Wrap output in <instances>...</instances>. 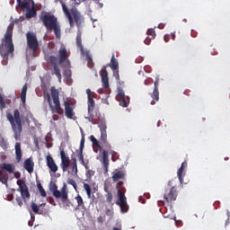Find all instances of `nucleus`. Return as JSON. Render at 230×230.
<instances>
[{"label": "nucleus", "instance_id": "nucleus-14", "mask_svg": "<svg viewBox=\"0 0 230 230\" xmlns=\"http://www.w3.org/2000/svg\"><path fill=\"white\" fill-rule=\"evenodd\" d=\"M151 98V105H155L157 102H159V77H155V81L154 83V91L149 93Z\"/></svg>", "mask_w": 230, "mask_h": 230}, {"label": "nucleus", "instance_id": "nucleus-42", "mask_svg": "<svg viewBox=\"0 0 230 230\" xmlns=\"http://www.w3.org/2000/svg\"><path fill=\"white\" fill-rule=\"evenodd\" d=\"M31 210L33 211V213H35L36 215L39 214V209H40L39 205H37L35 202H31Z\"/></svg>", "mask_w": 230, "mask_h": 230}, {"label": "nucleus", "instance_id": "nucleus-64", "mask_svg": "<svg viewBox=\"0 0 230 230\" xmlns=\"http://www.w3.org/2000/svg\"><path fill=\"white\" fill-rule=\"evenodd\" d=\"M113 230H121V228L114 227Z\"/></svg>", "mask_w": 230, "mask_h": 230}, {"label": "nucleus", "instance_id": "nucleus-57", "mask_svg": "<svg viewBox=\"0 0 230 230\" xmlns=\"http://www.w3.org/2000/svg\"><path fill=\"white\" fill-rule=\"evenodd\" d=\"M52 119H53L54 121H58L59 117H58V115H57V114H54V115L52 116Z\"/></svg>", "mask_w": 230, "mask_h": 230}, {"label": "nucleus", "instance_id": "nucleus-1", "mask_svg": "<svg viewBox=\"0 0 230 230\" xmlns=\"http://www.w3.org/2000/svg\"><path fill=\"white\" fill-rule=\"evenodd\" d=\"M15 26V23L11 22L6 30V32L2 39L1 44H0V55L3 58L2 65L7 66L8 65V57L10 55L13 57V51H15V48L13 46V27Z\"/></svg>", "mask_w": 230, "mask_h": 230}, {"label": "nucleus", "instance_id": "nucleus-28", "mask_svg": "<svg viewBox=\"0 0 230 230\" xmlns=\"http://www.w3.org/2000/svg\"><path fill=\"white\" fill-rule=\"evenodd\" d=\"M123 177H125V172L119 171L112 175V181L113 182H118V181L123 179Z\"/></svg>", "mask_w": 230, "mask_h": 230}, {"label": "nucleus", "instance_id": "nucleus-46", "mask_svg": "<svg viewBox=\"0 0 230 230\" xmlns=\"http://www.w3.org/2000/svg\"><path fill=\"white\" fill-rule=\"evenodd\" d=\"M111 183H107L105 182L104 185H103V190L105 191V193H111Z\"/></svg>", "mask_w": 230, "mask_h": 230}, {"label": "nucleus", "instance_id": "nucleus-26", "mask_svg": "<svg viewBox=\"0 0 230 230\" xmlns=\"http://www.w3.org/2000/svg\"><path fill=\"white\" fill-rule=\"evenodd\" d=\"M1 170H5L8 173H14L15 166L12 165L11 164L4 163L0 166Z\"/></svg>", "mask_w": 230, "mask_h": 230}, {"label": "nucleus", "instance_id": "nucleus-60", "mask_svg": "<svg viewBox=\"0 0 230 230\" xmlns=\"http://www.w3.org/2000/svg\"><path fill=\"white\" fill-rule=\"evenodd\" d=\"M88 67H90L91 69H93V67H94V64L93 63V61H92V63L88 64Z\"/></svg>", "mask_w": 230, "mask_h": 230}, {"label": "nucleus", "instance_id": "nucleus-53", "mask_svg": "<svg viewBox=\"0 0 230 230\" xmlns=\"http://www.w3.org/2000/svg\"><path fill=\"white\" fill-rule=\"evenodd\" d=\"M86 59L88 64H93V58L89 54L86 55Z\"/></svg>", "mask_w": 230, "mask_h": 230}, {"label": "nucleus", "instance_id": "nucleus-13", "mask_svg": "<svg viewBox=\"0 0 230 230\" xmlns=\"http://www.w3.org/2000/svg\"><path fill=\"white\" fill-rule=\"evenodd\" d=\"M49 62L53 66L54 75H56L58 82H62V74H60V68H58V58L55 56L49 57Z\"/></svg>", "mask_w": 230, "mask_h": 230}, {"label": "nucleus", "instance_id": "nucleus-45", "mask_svg": "<svg viewBox=\"0 0 230 230\" xmlns=\"http://www.w3.org/2000/svg\"><path fill=\"white\" fill-rule=\"evenodd\" d=\"M147 35L151 37V39H155V31L154 29H148Z\"/></svg>", "mask_w": 230, "mask_h": 230}, {"label": "nucleus", "instance_id": "nucleus-43", "mask_svg": "<svg viewBox=\"0 0 230 230\" xmlns=\"http://www.w3.org/2000/svg\"><path fill=\"white\" fill-rule=\"evenodd\" d=\"M38 190H39L41 197H47L46 190H44V188H42V184H40V183L38 184Z\"/></svg>", "mask_w": 230, "mask_h": 230}, {"label": "nucleus", "instance_id": "nucleus-44", "mask_svg": "<svg viewBox=\"0 0 230 230\" xmlns=\"http://www.w3.org/2000/svg\"><path fill=\"white\" fill-rule=\"evenodd\" d=\"M0 109H6V102L4 101V98H3V95L0 93Z\"/></svg>", "mask_w": 230, "mask_h": 230}, {"label": "nucleus", "instance_id": "nucleus-18", "mask_svg": "<svg viewBox=\"0 0 230 230\" xmlns=\"http://www.w3.org/2000/svg\"><path fill=\"white\" fill-rule=\"evenodd\" d=\"M58 64H59V66H61V64H64V62H69V56L67 55V49L64 47H61L58 50Z\"/></svg>", "mask_w": 230, "mask_h": 230}, {"label": "nucleus", "instance_id": "nucleus-7", "mask_svg": "<svg viewBox=\"0 0 230 230\" xmlns=\"http://www.w3.org/2000/svg\"><path fill=\"white\" fill-rule=\"evenodd\" d=\"M102 145V147L105 148L102 150V166H103V171L104 173H109V152H111V144L107 142H101Z\"/></svg>", "mask_w": 230, "mask_h": 230}, {"label": "nucleus", "instance_id": "nucleus-58", "mask_svg": "<svg viewBox=\"0 0 230 230\" xmlns=\"http://www.w3.org/2000/svg\"><path fill=\"white\" fill-rule=\"evenodd\" d=\"M112 210H111L110 208H108L107 210H106V215L108 216V217H111V215H112Z\"/></svg>", "mask_w": 230, "mask_h": 230}, {"label": "nucleus", "instance_id": "nucleus-55", "mask_svg": "<svg viewBox=\"0 0 230 230\" xmlns=\"http://www.w3.org/2000/svg\"><path fill=\"white\" fill-rule=\"evenodd\" d=\"M109 154H111V155H112V157H111V159H112V161H114V155H116V151H112L111 149L110 150V152H109Z\"/></svg>", "mask_w": 230, "mask_h": 230}, {"label": "nucleus", "instance_id": "nucleus-29", "mask_svg": "<svg viewBox=\"0 0 230 230\" xmlns=\"http://www.w3.org/2000/svg\"><path fill=\"white\" fill-rule=\"evenodd\" d=\"M110 67H111L112 70L119 69V64L118 63V59H116L114 55L111 57Z\"/></svg>", "mask_w": 230, "mask_h": 230}, {"label": "nucleus", "instance_id": "nucleus-30", "mask_svg": "<svg viewBox=\"0 0 230 230\" xmlns=\"http://www.w3.org/2000/svg\"><path fill=\"white\" fill-rule=\"evenodd\" d=\"M90 141L93 143V146L99 148V150H103V147L100 145V142L98 141V139H96V137H94L93 135H92L90 137Z\"/></svg>", "mask_w": 230, "mask_h": 230}, {"label": "nucleus", "instance_id": "nucleus-34", "mask_svg": "<svg viewBox=\"0 0 230 230\" xmlns=\"http://www.w3.org/2000/svg\"><path fill=\"white\" fill-rule=\"evenodd\" d=\"M118 198L119 199L116 202V204L127 201V197H125V192L121 191V190H118Z\"/></svg>", "mask_w": 230, "mask_h": 230}, {"label": "nucleus", "instance_id": "nucleus-23", "mask_svg": "<svg viewBox=\"0 0 230 230\" xmlns=\"http://www.w3.org/2000/svg\"><path fill=\"white\" fill-rule=\"evenodd\" d=\"M15 148V159L17 163H21L22 159V150L21 149V143L17 142L14 146Z\"/></svg>", "mask_w": 230, "mask_h": 230}, {"label": "nucleus", "instance_id": "nucleus-32", "mask_svg": "<svg viewBox=\"0 0 230 230\" xmlns=\"http://www.w3.org/2000/svg\"><path fill=\"white\" fill-rule=\"evenodd\" d=\"M28 92V84H24L21 92V100L22 103H26V93Z\"/></svg>", "mask_w": 230, "mask_h": 230}, {"label": "nucleus", "instance_id": "nucleus-27", "mask_svg": "<svg viewBox=\"0 0 230 230\" xmlns=\"http://www.w3.org/2000/svg\"><path fill=\"white\" fill-rule=\"evenodd\" d=\"M186 166H188V162H183L177 172L178 179L181 184H182V181H183L182 173H184V168H186Z\"/></svg>", "mask_w": 230, "mask_h": 230}, {"label": "nucleus", "instance_id": "nucleus-6", "mask_svg": "<svg viewBox=\"0 0 230 230\" xmlns=\"http://www.w3.org/2000/svg\"><path fill=\"white\" fill-rule=\"evenodd\" d=\"M27 46L31 51H32V57H39V40H37V35L31 33V31L26 33Z\"/></svg>", "mask_w": 230, "mask_h": 230}, {"label": "nucleus", "instance_id": "nucleus-59", "mask_svg": "<svg viewBox=\"0 0 230 230\" xmlns=\"http://www.w3.org/2000/svg\"><path fill=\"white\" fill-rule=\"evenodd\" d=\"M190 35H191V37H197V31L192 30L190 32Z\"/></svg>", "mask_w": 230, "mask_h": 230}, {"label": "nucleus", "instance_id": "nucleus-19", "mask_svg": "<svg viewBox=\"0 0 230 230\" xmlns=\"http://www.w3.org/2000/svg\"><path fill=\"white\" fill-rule=\"evenodd\" d=\"M86 94L88 96V112H91V111H94V97L96 96V93H93L91 92V89L86 90Z\"/></svg>", "mask_w": 230, "mask_h": 230}, {"label": "nucleus", "instance_id": "nucleus-56", "mask_svg": "<svg viewBox=\"0 0 230 230\" xmlns=\"http://www.w3.org/2000/svg\"><path fill=\"white\" fill-rule=\"evenodd\" d=\"M122 186H123V181H119V182L117 183V189H118V190L121 189Z\"/></svg>", "mask_w": 230, "mask_h": 230}, {"label": "nucleus", "instance_id": "nucleus-50", "mask_svg": "<svg viewBox=\"0 0 230 230\" xmlns=\"http://www.w3.org/2000/svg\"><path fill=\"white\" fill-rule=\"evenodd\" d=\"M16 202L20 208H22V199H21V197L16 198Z\"/></svg>", "mask_w": 230, "mask_h": 230}, {"label": "nucleus", "instance_id": "nucleus-39", "mask_svg": "<svg viewBox=\"0 0 230 230\" xmlns=\"http://www.w3.org/2000/svg\"><path fill=\"white\" fill-rule=\"evenodd\" d=\"M75 200L77 202L78 208H85V205H84V199H82V196L77 195L75 197Z\"/></svg>", "mask_w": 230, "mask_h": 230}, {"label": "nucleus", "instance_id": "nucleus-54", "mask_svg": "<svg viewBox=\"0 0 230 230\" xmlns=\"http://www.w3.org/2000/svg\"><path fill=\"white\" fill-rule=\"evenodd\" d=\"M151 40H154V39H151V38H146L144 42L145 44H146L147 46L150 44Z\"/></svg>", "mask_w": 230, "mask_h": 230}, {"label": "nucleus", "instance_id": "nucleus-37", "mask_svg": "<svg viewBox=\"0 0 230 230\" xmlns=\"http://www.w3.org/2000/svg\"><path fill=\"white\" fill-rule=\"evenodd\" d=\"M78 159L81 164L84 166L85 170H89V165H87V163L84 160V153H79Z\"/></svg>", "mask_w": 230, "mask_h": 230}, {"label": "nucleus", "instance_id": "nucleus-63", "mask_svg": "<svg viewBox=\"0 0 230 230\" xmlns=\"http://www.w3.org/2000/svg\"><path fill=\"white\" fill-rule=\"evenodd\" d=\"M87 174L93 175V171H92V170H88V171H87Z\"/></svg>", "mask_w": 230, "mask_h": 230}, {"label": "nucleus", "instance_id": "nucleus-48", "mask_svg": "<svg viewBox=\"0 0 230 230\" xmlns=\"http://www.w3.org/2000/svg\"><path fill=\"white\" fill-rule=\"evenodd\" d=\"M113 76H115V80H117V82H119V68L113 70Z\"/></svg>", "mask_w": 230, "mask_h": 230}, {"label": "nucleus", "instance_id": "nucleus-12", "mask_svg": "<svg viewBox=\"0 0 230 230\" xmlns=\"http://www.w3.org/2000/svg\"><path fill=\"white\" fill-rule=\"evenodd\" d=\"M55 3H60L63 10V13L66 15V19L69 22L70 28L75 27V20L73 19V15L71 14V12H69V9L67 8V5L64 2V0H55Z\"/></svg>", "mask_w": 230, "mask_h": 230}, {"label": "nucleus", "instance_id": "nucleus-40", "mask_svg": "<svg viewBox=\"0 0 230 230\" xmlns=\"http://www.w3.org/2000/svg\"><path fill=\"white\" fill-rule=\"evenodd\" d=\"M84 188L86 191L88 199H91V193H92L91 185H89L88 183H84Z\"/></svg>", "mask_w": 230, "mask_h": 230}, {"label": "nucleus", "instance_id": "nucleus-38", "mask_svg": "<svg viewBox=\"0 0 230 230\" xmlns=\"http://www.w3.org/2000/svg\"><path fill=\"white\" fill-rule=\"evenodd\" d=\"M85 147V135H82L81 142H80V147H79V153H84V148Z\"/></svg>", "mask_w": 230, "mask_h": 230}, {"label": "nucleus", "instance_id": "nucleus-11", "mask_svg": "<svg viewBox=\"0 0 230 230\" xmlns=\"http://www.w3.org/2000/svg\"><path fill=\"white\" fill-rule=\"evenodd\" d=\"M17 186H19V189L17 191H20L22 195V199L25 200V199H30V190H28V186L26 185V181L24 180H18L16 181Z\"/></svg>", "mask_w": 230, "mask_h": 230}, {"label": "nucleus", "instance_id": "nucleus-4", "mask_svg": "<svg viewBox=\"0 0 230 230\" xmlns=\"http://www.w3.org/2000/svg\"><path fill=\"white\" fill-rule=\"evenodd\" d=\"M50 94L47 93L46 98L52 114H58L59 116H64V109H62V106L60 105V93L57 90L55 86H51ZM51 97L54 105L51 103Z\"/></svg>", "mask_w": 230, "mask_h": 230}, {"label": "nucleus", "instance_id": "nucleus-61", "mask_svg": "<svg viewBox=\"0 0 230 230\" xmlns=\"http://www.w3.org/2000/svg\"><path fill=\"white\" fill-rule=\"evenodd\" d=\"M175 224H176V226H182V221H179V222L176 221Z\"/></svg>", "mask_w": 230, "mask_h": 230}, {"label": "nucleus", "instance_id": "nucleus-16", "mask_svg": "<svg viewBox=\"0 0 230 230\" xmlns=\"http://www.w3.org/2000/svg\"><path fill=\"white\" fill-rule=\"evenodd\" d=\"M60 158H61L60 166L63 172H67L71 160H69V156L66 155V152L64 150L60 151Z\"/></svg>", "mask_w": 230, "mask_h": 230}, {"label": "nucleus", "instance_id": "nucleus-47", "mask_svg": "<svg viewBox=\"0 0 230 230\" xmlns=\"http://www.w3.org/2000/svg\"><path fill=\"white\" fill-rule=\"evenodd\" d=\"M117 100L118 102H119L120 107H128L127 99H125V97L123 99H117Z\"/></svg>", "mask_w": 230, "mask_h": 230}, {"label": "nucleus", "instance_id": "nucleus-36", "mask_svg": "<svg viewBox=\"0 0 230 230\" xmlns=\"http://www.w3.org/2000/svg\"><path fill=\"white\" fill-rule=\"evenodd\" d=\"M105 199H106V202L108 204H111V206H114V203H112V200L114 199V197L112 196V192H106V194L104 195Z\"/></svg>", "mask_w": 230, "mask_h": 230}, {"label": "nucleus", "instance_id": "nucleus-52", "mask_svg": "<svg viewBox=\"0 0 230 230\" xmlns=\"http://www.w3.org/2000/svg\"><path fill=\"white\" fill-rule=\"evenodd\" d=\"M97 221L99 222V224H103V222H105V217L100 216V217L97 218Z\"/></svg>", "mask_w": 230, "mask_h": 230}, {"label": "nucleus", "instance_id": "nucleus-8", "mask_svg": "<svg viewBox=\"0 0 230 230\" xmlns=\"http://www.w3.org/2000/svg\"><path fill=\"white\" fill-rule=\"evenodd\" d=\"M100 75L103 88L99 89L97 93L99 94H104V93H107L105 89H109V73L107 72V66H102Z\"/></svg>", "mask_w": 230, "mask_h": 230}, {"label": "nucleus", "instance_id": "nucleus-24", "mask_svg": "<svg viewBox=\"0 0 230 230\" xmlns=\"http://www.w3.org/2000/svg\"><path fill=\"white\" fill-rule=\"evenodd\" d=\"M23 12H25L26 19H33V17H37V10H35V6L25 9Z\"/></svg>", "mask_w": 230, "mask_h": 230}, {"label": "nucleus", "instance_id": "nucleus-10", "mask_svg": "<svg viewBox=\"0 0 230 230\" xmlns=\"http://www.w3.org/2000/svg\"><path fill=\"white\" fill-rule=\"evenodd\" d=\"M63 105L65 107V116L67 119H75V103L73 101H64Z\"/></svg>", "mask_w": 230, "mask_h": 230}, {"label": "nucleus", "instance_id": "nucleus-51", "mask_svg": "<svg viewBox=\"0 0 230 230\" xmlns=\"http://www.w3.org/2000/svg\"><path fill=\"white\" fill-rule=\"evenodd\" d=\"M145 85H152V78H147L144 81Z\"/></svg>", "mask_w": 230, "mask_h": 230}, {"label": "nucleus", "instance_id": "nucleus-15", "mask_svg": "<svg viewBox=\"0 0 230 230\" xmlns=\"http://www.w3.org/2000/svg\"><path fill=\"white\" fill-rule=\"evenodd\" d=\"M70 12L74 17V21H75L77 28H80L82 26V24H84V15H82V13H80V12L78 11V9H76V7H73L70 10Z\"/></svg>", "mask_w": 230, "mask_h": 230}, {"label": "nucleus", "instance_id": "nucleus-17", "mask_svg": "<svg viewBox=\"0 0 230 230\" xmlns=\"http://www.w3.org/2000/svg\"><path fill=\"white\" fill-rule=\"evenodd\" d=\"M47 166L49 169V173H57L58 172V165L55 163L53 156L50 155H47Z\"/></svg>", "mask_w": 230, "mask_h": 230}, {"label": "nucleus", "instance_id": "nucleus-49", "mask_svg": "<svg viewBox=\"0 0 230 230\" xmlns=\"http://www.w3.org/2000/svg\"><path fill=\"white\" fill-rule=\"evenodd\" d=\"M67 184H70L71 186H73V188L75 190H76V181H75V180L73 179H68L67 180Z\"/></svg>", "mask_w": 230, "mask_h": 230}, {"label": "nucleus", "instance_id": "nucleus-2", "mask_svg": "<svg viewBox=\"0 0 230 230\" xmlns=\"http://www.w3.org/2000/svg\"><path fill=\"white\" fill-rule=\"evenodd\" d=\"M40 21H41L43 26H45L49 31H54L57 39H60V23L55 14L49 12H42L40 15Z\"/></svg>", "mask_w": 230, "mask_h": 230}, {"label": "nucleus", "instance_id": "nucleus-9", "mask_svg": "<svg viewBox=\"0 0 230 230\" xmlns=\"http://www.w3.org/2000/svg\"><path fill=\"white\" fill-rule=\"evenodd\" d=\"M177 189L175 186H172L171 188H167L164 194V199L167 204H172V202L177 200Z\"/></svg>", "mask_w": 230, "mask_h": 230}, {"label": "nucleus", "instance_id": "nucleus-33", "mask_svg": "<svg viewBox=\"0 0 230 230\" xmlns=\"http://www.w3.org/2000/svg\"><path fill=\"white\" fill-rule=\"evenodd\" d=\"M76 46H77V48H79L82 55H84V45H82V35L81 34H77V36H76Z\"/></svg>", "mask_w": 230, "mask_h": 230}, {"label": "nucleus", "instance_id": "nucleus-3", "mask_svg": "<svg viewBox=\"0 0 230 230\" xmlns=\"http://www.w3.org/2000/svg\"><path fill=\"white\" fill-rule=\"evenodd\" d=\"M6 119L11 125L15 141H21V136L22 134V119L21 118V111L16 109L13 111V115L12 113H7Z\"/></svg>", "mask_w": 230, "mask_h": 230}, {"label": "nucleus", "instance_id": "nucleus-20", "mask_svg": "<svg viewBox=\"0 0 230 230\" xmlns=\"http://www.w3.org/2000/svg\"><path fill=\"white\" fill-rule=\"evenodd\" d=\"M23 167L28 173H33V170L35 168V162H33V158H27L23 163Z\"/></svg>", "mask_w": 230, "mask_h": 230}, {"label": "nucleus", "instance_id": "nucleus-5", "mask_svg": "<svg viewBox=\"0 0 230 230\" xmlns=\"http://www.w3.org/2000/svg\"><path fill=\"white\" fill-rule=\"evenodd\" d=\"M49 190L55 199H60L64 208L71 207V200H69V190H67V185L66 183H64L61 190H58V187L55 183L50 185Z\"/></svg>", "mask_w": 230, "mask_h": 230}, {"label": "nucleus", "instance_id": "nucleus-31", "mask_svg": "<svg viewBox=\"0 0 230 230\" xmlns=\"http://www.w3.org/2000/svg\"><path fill=\"white\" fill-rule=\"evenodd\" d=\"M116 204L117 206H119L121 213H128V204L127 203V201H122Z\"/></svg>", "mask_w": 230, "mask_h": 230}, {"label": "nucleus", "instance_id": "nucleus-22", "mask_svg": "<svg viewBox=\"0 0 230 230\" xmlns=\"http://www.w3.org/2000/svg\"><path fill=\"white\" fill-rule=\"evenodd\" d=\"M99 128L101 130V143H105V141H107V125L100 124Z\"/></svg>", "mask_w": 230, "mask_h": 230}, {"label": "nucleus", "instance_id": "nucleus-41", "mask_svg": "<svg viewBox=\"0 0 230 230\" xmlns=\"http://www.w3.org/2000/svg\"><path fill=\"white\" fill-rule=\"evenodd\" d=\"M117 100H123L125 98V92L121 88H118Z\"/></svg>", "mask_w": 230, "mask_h": 230}, {"label": "nucleus", "instance_id": "nucleus-21", "mask_svg": "<svg viewBox=\"0 0 230 230\" xmlns=\"http://www.w3.org/2000/svg\"><path fill=\"white\" fill-rule=\"evenodd\" d=\"M17 4L22 8V12L35 6V2H33V0H21V2H17Z\"/></svg>", "mask_w": 230, "mask_h": 230}, {"label": "nucleus", "instance_id": "nucleus-62", "mask_svg": "<svg viewBox=\"0 0 230 230\" xmlns=\"http://www.w3.org/2000/svg\"><path fill=\"white\" fill-rule=\"evenodd\" d=\"M172 40H175V32L172 33Z\"/></svg>", "mask_w": 230, "mask_h": 230}, {"label": "nucleus", "instance_id": "nucleus-25", "mask_svg": "<svg viewBox=\"0 0 230 230\" xmlns=\"http://www.w3.org/2000/svg\"><path fill=\"white\" fill-rule=\"evenodd\" d=\"M71 173L74 177H78V164L76 162V158L72 159L71 164Z\"/></svg>", "mask_w": 230, "mask_h": 230}, {"label": "nucleus", "instance_id": "nucleus-35", "mask_svg": "<svg viewBox=\"0 0 230 230\" xmlns=\"http://www.w3.org/2000/svg\"><path fill=\"white\" fill-rule=\"evenodd\" d=\"M0 181L2 184H5V186H8V173H1Z\"/></svg>", "mask_w": 230, "mask_h": 230}]
</instances>
